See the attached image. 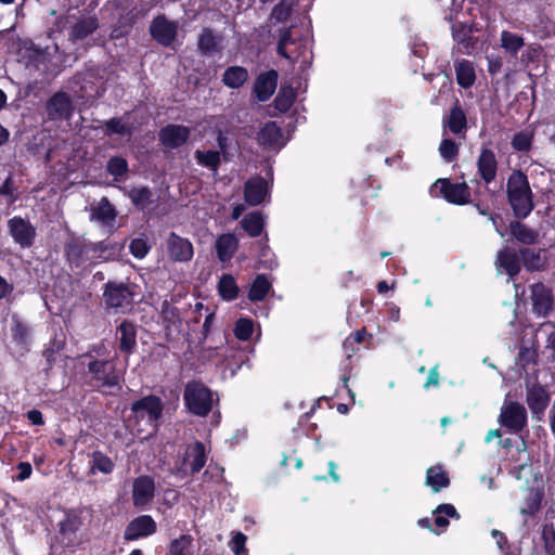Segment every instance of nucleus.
I'll return each instance as SVG.
<instances>
[{"mask_svg":"<svg viewBox=\"0 0 555 555\" xmlns=\"http://www.w3.org/2000/svg\"><path fill=\"white\" fill-rule=\"evenodd\" d=\"M90 219L99 222L102 227L112 230L114 228L117 211L106 197L91 206Z\"/></svg>","mask_w":555,"mask_h":555,"instance_id":"nucleus-19","label":"nucleus"},{"mask_svg":"<svg viewBox=\"0 0 555 555\" xmlns=\"http://www.w3.org/2000/svg\"><path fill=\"white\" fill-rule=\"evenodd\" d=\"M478 172L480 177L489 183L496 175L495 155L490 150H482L478 158Z\"/></svg>","mask_w":555,"mask_h":555,"instance_id":"nucleus-26","label":"nucleus"},{"mask_svg":"<svg viewBox=\"0 0 555 555\" xmlns=\"http://www.w3.org/2000/svg\"><path fill=\"white\" fill-rule=\"evenodd\" d=\"M502 426L512 431H519L527 423V412L524 405L505 400L499 416Z\"/></svg>","mask_w":555,"mask_h":555,"instance_id":"nucleus-8","label":"nucleus"},{"mask_svg":"<svg viewBox=\"0 0 555 555\" xmlns=\"http://www.w3.org/2000/svg\"><path fill=\"white\" fill-rule=\"evenodd\" d=\"M259 144L269 150H280L286 143L281 128L274 121L266 122L257 134Z\"/></svg>","mask_w":555,"mask_h":555,"instance_id":"nucleus-16","label":"nucleus"},{"mask_svg":"<svg viewBox=\"0 0 555 555\" xmlns=\"http://www.w3.org/2000/svg\"><path fill=\"white\" fill-rule=\"evenodd\" d=\"M177 23L170 22L163 16L156 17L151 25V35L164 46H169L177 35Z\"/></svg>","mask_w":555,"mask_h":555,"instance_id":"nucleus-20","label":"nucleus"},{"mask_svg":"<svg viewBox=\"0 0 555 555\" xmlns=\"http://www.w3.org/2000/svg\"><path fill=\"white\" fill-rule=\"evenodd\" d=\"M190 137V129L181 125H168L159 132V140L169 149L182 145Z\"/></svg>","mask_w":555,"mask_h":555,"instance_id":"nucleus-22","label":"nucleus"},{"mask_svg":"<svg viewBox=\"0 0 555 555\" xmlns=\"http://www.w3.org/2000/svg\"><path fill=\"white\" fill-rule=\"evenodd\" d=\"M268 196L269 185L264 179L256 177L246 181L244 186V198L248 205H260Z\"/></svg>","mask_w":555,"mask_h":555,"instance_id":"nucleus-17","label":"nucleus"},{"mask_svg":"<svg viewBox=\"0 0 555 555\" xmlns=\"http://www.w3.org/2000/svg\"><path fill=\"white\" fill-rule=\"evenodd\" d=\"M524 46L525 42L521 36L506 30L501 33V47L512 56H515Z\"/></svg>","mask_w":555,"mask_h":555,"instance_id":"nucleus-36","label":"nucleus"},{"mask_svg":"<svg viewBox=\"0 0 555 555\" xmlns=\"http://www.w3.org/2000/svg\"><path fill=\"white\" fill-rule=\"evenodd\" d=\"M106 132L108 134H129L131 132V125L124 119L113 118L105 124Z\"/></svg>","mask_w":555,"mask_h":555,"instance_id":"nucleus-49","label":"nucleus"},{"mask_svg":"<svg viewBox=\"0 0 555 555\" xmlns=\"http://www.w3.org/2000/svg\"><path fill=\"white\" fill-rule=\"evenodd\" d=\"M495 268L498 273H506L513 280L520 271L518 254L508 247L500 249L496 254Z\"/></svg>","mask_w":555,"mask_h":555,"instance_id":"nucleus-14","label":"nucleus"},{"mask_svg":"<svg viewBox=\"0 0 555 555\" xmlns=\"http://www.w3.org/2000/svg\"><path fill=\"white\" fill-rule=\"evenodd\" d=\"M129 247L131 254L138 259L144 258L150 250V246L145 237H137L132 240Z\"/></svg>","mask_w":555,"mask_h":555,"instance_id":"nucleus-53","label":"nucleus"},{"mask_svg":"<svg viewBox=\"0 0 555 555\" xmlns=\"http://www.w3.org/2000/svg\"><path fill=\"white\" fill-rule=\"evenodd\" d=\"M516 478H526L527 482V503L521 507L522 514H533L540 507L544 494V480L540 473L533 472L528 465H520Z\"/></svg>","mask_w":555,"mask_h":555,"instance_id":"nucleus-5","label":"nucleus"},{"mask_svg":"<svg viewBox=\"0 0 555 555\" xmlns=\"http://www.w3.org/2000/svg\"><path fill=\"white\" fill-rule=\"evenodd\" d=\"M246 535L242 532H237L230 542V547L235 555H242L245 553Z\"/></svg>","mask_w":555,"mask_h":555,"instance_id":"nucleus-56","label":"nucleus"},{"mask_svg":"<svg viewBox=\"0 0 555 555\" xmlns=\"http://www.w3.org/2000/svg\"><path fill=\"white\" fill-rule=\"evenodd\" d=\"M128 170L126 159L121 157H113L107 164V171L115 178L124 176Z\"/></svg>","mask_w":555,"mask_h":555,"instance_id":"nucleus-52","label":"nucleus"},{"mask_svg":"<svg viewBox=\"0 0 555 555\" xmlns=\"http://www.w3.org/2000/svg\"><path fill=\"white\" fill-rule=\"evenodd\" d=\"M472 31V26L464 23H456L452 26L453 38L460 43L466 42L469 39Z\"/></svg>","mask_w":555,"mask_h":555,"instance_id":"nucleus-54","label":"nucleus"},{"mask_svg":"<svg viewBox=\"0 0 555 555\" xmlns=\"http://www.w3.org/2000/svg\"><path fill=\"white\" fill-rule=\"evenodd\" d=\"M114 469L112 460L102 452H93L91 459V472L111 474Z\"/></svg>","mask_w":555,"mask_h":555,"instance_id":"nucleus-43","label":"nucleus"},{"mask_svg":"<svg viewBox=\"0 0 555 555\" xmlns=\"http://www.w3.org/2000/svg\"><path fill=\"white\" fill-rule=\"evenodd\" d=\"M133 205L144 209L152 203V191L146 186H135L128 192Z\"/></svg>","mask_w":555,"mask_h":555,"instance_id":"nucleus-39","label":"nucleus"},{"mask_svg":"<svg viewBox=\"0 0 555 555\" xmlns=\"http://www.w3.org/2000/svg\"><path fill=\"white\" fill-rule=\"evenodd\" d=\"M292 1L291 0H284L278 5L274 7L271 18L275 20L276 22H284L287 20V17L291 15L292 12Z\"/></svg>","mask_w":555,"mask_h":555,"instance_id":"nucleus-51","label":"nucleus"},{"mask_svg":"<svg viewBox=\"0 0 555 555\" xmlns=\"http://www.w3.org/2000/svg\"><path fill=\"white\" fill-rule=\"evenodd\" d=\"M254 331H255L254 321L248 318H240L235 322L234 328H233L234 336L238 340H243V341L248 340L251 337Z\"/></svg>","mask_w":555,"mask_h":555,"instance_id":"nucleus-42","label":"nucleus"},{"mask_svg":"<svg viewBox=\"0 0 555 555\" xmlns=\"http://www.w3.org/2000/svg\"><path fill=\"white\" fill-rule=\"evenodd\" d=\"M466 126V117L463 111L455 107L451 111L448 127L453 133H460Z\"/></svg>","mask_w":555,"mask_h":555,"instance_id":"nucleus-48","label":"nucleus"},{"mask_svg":"<svg viewBox=\"0 0 555 555\" xmlns=\"http://www.w3.org/2000/svg\"><path fill=\"white\" fill-rule=\"evenodd\" d=\"M512 235L522 244H533L538 237V233L527 225L519 222L511 223Z\"/></svg>","mask_w":555,"mask_h":555,"instance_id":"nucleus-38","label":"nucleus"},{"mask_svg":"<svg viewBox=\"0 0 555 555\" xmlns=\"http://www.w3.org/2000/svg\"><path fill=\"white\" fill-rule=\"evenodd\" d=\"M218 292L224 300H233L236 298L238 287L234 278L229 274L222 275L218 283Z\"/></svg>","mask_w":555,"mask_h":555,"instance_id":"nucleus-40","label":"nucleus"},{"mask_svg":"<svg viewBox=\"0 0 555 555\" xmlns=\"http://www.w3.org/2000/svg\"><path fill=\"white\" fill-rule=\"evenodd\" d=\"M532 137L530 131H520L514 135L512 146L516 151H528L532 143Z\"/></svg>","mask_w":555,"mask_h":555,"instance_id":"nucleus-50","label":"nucleus"},{"mask_svg":"<svg viewBox=\"0 0 555 555\" xmlns=\"http://www.w3.org/2000/svg\"><path fill=\"white\" fill-rule=\"evenodd\" d=\"M191 545L192 538L190 535H181L170 543L168 555H192Z\"/></svg>","mask_w":555,"mask_h":555,"instance_id":"nucleus-46","label":"nucleus"},{"mask_svg":"<svg viewBox=\"0 0 555 555\" xmlns=\"http://www.w3.org/2000/svg\"><path fill=\"white\" fill-rule=\"evenodd\" d=\"M543 539L545 543V550L548 554L555 555V533L552 528L544 527Z\"/></svg>","mask_w":555,"mask_h":555,"instance_id":"nucleus-57","label":"nucleus"},{"mask_svg":"<svg viewBox=\"0 0 555 555\" xmlns=\"http://www.w3.org/2000/svg\"><path fill=\"white\" fill-rule=\"evenodd\" d=\"M435 525L437 529L436 533H440L447 529L449 526V518L459 519L460 516L452 504H440L434 511Z\"/></svg>","mask_w":555,"mask_h":555,"instance_id":"nucleus-30","label":"nucleus"},{"mask_svg":"<svg viewBox=\"0 0 555 555\" xmlns=\"http://www.w3.org/2000/svg\"><path fill=\"white\" fill-rule=\"evenodd\" d=\"M183 398L188 410L197 416H206L215 401L211 390L198 382L186 385Z\"/></svg>","mask_w":555,"mask_h":555,"instance_id":"nucleus-6","label":"nucleus"},{"mask_svg":"<svg viewBox=\"0 0 555 555\" xmlns=\"http://www.w3.org/2000/svg\"><path fill=\"white\" fill-rule=\"evenodd\" d=\"M431 193L440 194L448 202L462 205L469 201V191L466 183H452L448 179H439L431 186Z\"/></svg>","mask_w":555,"mask_h":555,"instance_id":"nucleus-7","label":"nucleus"},{"mask_svg":"<svg viewBox=\"0 0 555 555\" xmlns=\"http://www.w3.org/2000/svg\"><path fill=\"white\" fill-rule=\"evenodd\" d=\"M233 350L228 346H221L217 348H207L204 350V358L208 361L214 362L221 369L228 367V360L232 357Z\"/></svg>","mask_w":555,"mask_h":555,"instance_id":"nucleus-34","label":"nucleus"},{"mask_svg":"<svg viewBox=\"0 0 555 555\" xmlns=\"http://www.w3.org/2000/svg\"><path fill=\"white\" fill-rule=\"evenodd\" d=\"M278 73L269 70L260 74L254 85V93L258 101L264 102L271 98L276 89Z\"/></svg>","mask_w":555,"mask_h":555,"instance_id":"nucleus-21","label":"nucleus"},{"mask_svg":"<svg viewBox=\"0 0 555 555\" xmlns=\"http://www.w3.org/2000/svg\"><path fill=\"white\" fill-rule=\"evenodd\" d=\"M167 250L170 259L178 262H189L194 255L192 243L173 232L167 238Z\"/></svg>","mask_w":555,"mask_h":555,"instance_id":"nucleus-12","label":"nucleus"},{"mask_svg":"<svg viewBox=\"0 0 555 555\" xmlns=\"http://www.w3.org/2000/svg\"><path fill=\"white\" fill-rule=\"evenodd\" d=\"M260 261L262 267L266 269H274L278 266L275 257L270 253L268 248H262Z\"/></svg>","mask_w":555,"mask_h":555,"instance_id":"nucleus-58","label":"nucleus"},{"mask_svg":"<svg viewBox=\"0 0 555 555\" xmlns=\"http://www.w3.org/2000/svg\"><path fill=\"white\" fill-rule=\"evenodd\" d=\"M156 522L150 515H142L132 519L127 526L124 538L127 541H134L140 538L155 533Z\"/></svg>","mask_w":555,"mask_h":555,"instance_id":"nucleus-13","label":"nucleus"},{"mask_svg":"<svg viewBox=\"0 0 555 555\" xmlns=\"http://www.w3.org/2000/svg\"><path fill=\"white\" fill-rule=\"evenodd\" d=\"M0 195L8 196V203H13L15 201L14 186L11 179H7L0 186Z\"/></svg>","mask_w":555,"mask_h":555,"instance_id":"nucleus-59","label":"nucleus"},{"mask_svg":"<svg viewBox=\"0 0 555 555\" xmlns=\"http://www.w3.org/2000/svg\"><path fill=\"white\" fill-rule=\"evenodd\" d=\"M457 151V145L450 139H443L442 142L440 143V155L447 162H451L456 156Z\"/></svg>","mask_w":555,"mask_h":555,"instance_id":"nucleus-55","label":"nucleus"},{"mask_svg":"<svg viewBox=\"0 0 555 555\" xmlns=\"http://www.w3.org/2000/svg\"><path fill=\"white\" fill-rule=\"evenodd\" d=\"M532 312L538 317H546L553 307V297L550 289L541 284H534L531 287Z\"/></svg>","mask_w":555,"mask_h":555,"instance_id":"nucleus-15","label":"nucleus"},{"mask_svg":"<svg viewBox=\"0 0 555 555\" xmlns=\"http://www.w3.org/2000/svg\"><path fill=\"white\" fill-rule=\"evenodd\" d=\"M456 81L462 88H470L475 80L476 74L472 62L467 60H461L454 64Z\"/></svg>","mask_w":555,"mask_h":555,"instance_id":"nucleus-28","label":"nucleus"},{"mask_svg":"<svg viewBox=\"0 0 555 555\" xmlns=\"http://www.w3.org/2000/svg\"><path fill=\"white\" fill-rule=\"evenodd\" d=\"M83 358L87 360L88 372L93 379L105 386L118 384L119 376L115 372L113 359L109 358L108 350L104 344L94 346Z\"/></svg>","mask_w":555,"mask_h":555,"instance_id":"nucleus-2","label":"nucleus"},{"mask_svg":"<svg viewBox=\"0 0 555 555\" xmlns=\"http://www.w3.org/2000/svg\"><path fill=\"white\" fill-rule=\"evenodd\" d=\"M72 108V102L65 93H56L48 103V113L53 118H68Z\"/></svg>","mask_w":555,"mask_h":555,"instance_id":"nucleus-25","label":"nucleus"},{"mask_svg":"<svg viewBox=\"0 0 555 555\" xmlns=\"http://www.w3.org/2000/svg\"><path fill=\"white\" fill-rule=\"evenodd\" d=\"M8 225L14 242L22 248L33 245L36 237V229L29 221L21 217H14L9 220Z\"/></svg>","mask_w":555,"mask_h":555,"instance_id":"nucleus-11","label":"nucleus"},{"mask_svg":"<svg viewBox=\"0 0 555 555\" xmlns=\"http://www.w3.org/2000/svg\"><path fill=\"white\" fill-rule=\"evenodd\" d=\"M155 496V482L152 477L143 475L132 482V502L135 507L143 508L152 503Z\"/></svg>","mask_w":555,"mask_h":555,"instance_id":"nucleus-10","label":"nucleus"},{"mask_svg":"<svg viewBox=\"0 0 555 555\" xmlns=\"http://www.w3.org/2000/svg\"><path fill=\"white\" fill-rule=\"evenodd\" d=\"M119 339V348L126 353H131L137 345V333L134 325L128 322H122L117 328Z\"/></svg>","mask_w":555,"mask_h":555,"instance_id":"nucleus-27","label":"nucleus"},{"mask_svg":"<svg viewBox=\"0 0 555 555\" xmlns=\"http://www.w3.org/2000/svg\"><path fill=\"white\" fill-rule=\"evenodd\" d=\"M138 433L145 431V427H150V434L157 430V422L162 416L163 403L158 397L147 396L132 404L131 408Z\"/></svg>","mask_w":555,"mask_h":555,"instance_id":"nucleus-4","label":"nucleus"},{"mask_svg":"<svg viewBox=\"0 0 555 555\" xmlns=\"http://www.w3.org/2000/svg\"><path fill=\"white\" fill-rule=\"evenodd\" d=\"M296 99V92L292 87H282L275 98V107L281 112H286Z\"/></svg>","mask_w":555,"mask_h":555,"instance_id":"nucleus-44","label":"nucleus"},{"mask_svg":"<svg viewBox=\"0 0 555 555\" xmlns=\"http://www.w3.org/2000/svg\"><path fill=\"white\" fill-rule=\"evenodd\" d=\"M238 248V238L232 233L220 235L216 241V251L220 261H229Z\"/></svg>","mask_w":555,"mask_h":555,"instance_id":"nucleus-24","label":"nucleus"},{"mask_svg":"<svg viewBox=\"0 0 555 555\" xmlns=\"http://www.w3.org/2000/svg\"><path fill=\"white\" fill-rule=\"evenodd\" d=\"M195 155H196L197 162L201 165L208 167L209 169H211L214 171L217 170L218 165L220 164V153L219 152H217V151H206V152L197 151Z\"/></svg>","mask_w":555,"mask_h":555,"instance_id":"nucleus-47","label":"nucleus"},{"mask_svg":"<svg viewBox=\"0 0 555 555\" xmlns=\"http://www.w3.org/2000/svg\"><path fill=\"white\" fill-rule=\"evenodd\" d=\"M507 194L509 204L519 218L527 217L533 209L532 193L529 186L527 176L515 170L507 181Z\"/></svg>","mask_w":555,"mask_h":555,"instance_id":"nucleus-3","label":"nucleus"},{"mask_svg":"<svg viewBox=\"0 0 555 555\" xmlns=\"http://www.w3.org/2000/svg\"><path fill=\"white\" fill-rule=\"evenodd\" d=\"M263 224H264V222H263L262 215L257 211L246 215L241 221L242 228L251 237H257L261 234Z\"/></svg>","mask_w":555,"mask_h":555,"instance_id":"nucleus-35","label":"nucleus"},{"mask_svg":"<svg viewBox=\"0 0 555 555\" xmlns=\"http://www.w3.org/2000/svg\"><path fill=\"white\" fill-rule=\"evenodd\" d=\"M550 402L545 388L539 385L527 387V403L533 414H542Z\"/></svg>","mask_w":555,"mask_h":555,"instance_id":"nucleus-23","label":"nucleus"},{"mask_svg":"<svg viewBox=\"0 0 555 555\" xmlns=\"http://www.w3.org/2000/svg\"><path fill=\"white\" fill-rule=\"evenodd\" d=\"M17 469H18L17 480H20V481H24V480L28 479L33 473L31 465L28 462H21L17 465Z\"/></svg>","mask_w":555,"mask_h":555,"instance_id":"nucleus-60","label":"nucleus"},{"mask_svg":"<svg viewBox=\"0 0 555 555\" xmlns=\"http://www.w3.org/2000/svg\"><path fill=\"white\" fill-rule=\"evenodd\" d=\"M27 418L34 425H42L43 424V417L40 411L38 410H30L27 412Z\"/></svg>","mask_w":555,"mask_h":555,"instance_id":"nucleus-63","label":"nucleus"},{"mask_svg":"<svg viewBox=\"0 0 555 555\" xmlns=\"http://www.w3.org/2000/svg\"><path fill=\"white\" fill-rule=\"evenodd\" d=\"M542 328L545 330V331H548V337H547V343H548V346H551L552 348H555V324H552V323H545L542 325Z\"/></svg>","mask_w":555,"mask_h":555,"instance_id":"nucleus-62","label":"nucleus"},{"mask_svg":"<svg viewBox=\"0 0 555 555\" xmlns=\"http://www.w3.org/2000/svg\"><path fill=\"white\" fill-rule=\"evenodd\" d=\"M522 263L528 271H538L544 268L546 262L545 253L525 248L520 250Z\"/></svg>","mask_w":555,"mask_h":555,"instance_id":"nucleus-31","label":"nucleus"},{"mask_svg":"<svg viewBox=\"0 0 555 555\" xmlns=\"http://www.w3.org/2000/svg\"><path fill=\"white\" fill-rule=\"evenodd\" d=\"M270 288L271 283L269 280L263 274H259L251 284L248 297L251 301H260L264 299Z\"/></svg>","mask_w":555,"mask_h":555,"instance_id":"nucleus-37","label":"nucleus"},{"mask_svg":"<svg viewBox=\"0 0 555 555\" xmlns=\"http://www.w3.org/2000/svg\"><path fill=\"white\" fill-rule=\"evenodd\" d=\"M276 50L279 55L289 63L298 64L301 70L311 64L312 51L309 41L304 38H295L291 28L279 29Z\"/></svg>","mask_w":555,"mask_h":555,"instance_id":"nucleus-1","label":"nucleus"},{"mask_svg":"<svg viewBox=\"0 0 555 555\" xmlns=\"http://www.w3.org/2000/svg\"><path fill=\"white\" fill-rule=\"evenodd\" d=\"M449 483V477L441 466H434L427 469L426 485L429 486L433 491L438 492L442 488H447Z\"/></svg>","mask_w":555,"mask_h":555,"instance_id":"nucleus-33","label":"nucleus"},{"mask_svg":"<svg viewBox=\"0 0 555 555\" xmlns=\"http://www.w3.org/2000/svg\"><path fill=\"white\" fill-rule=\"evenodd\" d=\"M11 333L16 344L22 347L27 346L30 338V328L17 314L11 317Z\"/></svg>","mask_w":555,"mask_h":555,"instance_id":"nucleus-32","label":"nucleus"},{"mask_svg":"<svg viewBox=\"0 0 555 555\" xmlns=\"http://www.w3.org/2000/svg\"><path fill=\"white\" fill-rule=\"evenodd\" d=\"M219 37L215 36L208 28L204 29L198 39V48L205 53H211L218 49Z\"/></svg>","mask_w":555,"mask_h":555,"instance_id":"nucleus-45","label":"nucleus"},{"mask_svg":"<svg viewBox=\"0 0 555 555\" xmlns=\"http://www.w3.org/2000/svg\"><path fill=\"white\" fill-rule=\"evenodd\" d=\"M438 382H439V373H438L437 366H435L429 371V374H428V377H427V380H426L424 387L429 388L430 386H437Z\"/></svg>","mask_w":555,"mask_h":555,"instance_id":"nucleus-61","label":"nucleus"},{"mask_svg":"<svg viewBox=\"0 0 555 555\" xmlns=\"http://www.w3.org/2000/svg\"><path fill=\"white\" fill-rule=\"evenodd\" d=\"M206 463L205 448L201 442H194L185 448L178 469L182 473H198Z\"/></svg>","mask_w":555,"mask_h":555,"instance_id":"nucleus-9","label":"nucleus"},{"mask_svg":"<svg viewBox=\"0 0 555 555\" xmlns=\"http://www.w3.org/2000/svg\"><path fill=\"white\" fill-rule=\"evenodd\" d=\"M96 21L92 17H88L75 24L70 31V36L74 39H83L88 35L92 34L96 29Z\"/></svg>","mask_w":555,"mask_h":555,"instance_id":"nucleus-41","label":"nucleus"},{"mask_svg":"<svg viewBox=\"0 0 555 555\" xmlns=\"http://www.w3.org/2000/svg\"><path fill=\"white\" fill-rule=\"evenodd\" d=\"M502 67V62L500 59H488V70L490 74L494 75L500 72Z\"/></svg>","mask_w":555,"mask_h":555,"instance_id":"nucleus-64","label":"nucleus"},{"mask_svg":"<svg viewBox=\"0 0 555 555\" xmlns=\"http://www.w3.org/2000/svg\"><path fill=\"white\" fill-rule=\"evenodd\" d=\"M104 299L107 306L120 308L130 305L132 293L122 283H108L105 288Z\"/></svg>","mask_w":555,"mask_h":555,"instance_id":"nucleus-18","label":"nucleus"},{"mask_svg":"<svg viewBox=\"0 0 555 555\" xmlns=\"http://www.w3.org/2000/svg\"><path fill=\"white\" fill-rule=\"evenodd\" d=\"M249 74L243 66H230L222 75V82L231 89L241 88L247 80Z\"/></svg>","mask_w":555,"mask_h":555,"instance_id":"nucleus-29","label":"nucleus"}]
</instances>
